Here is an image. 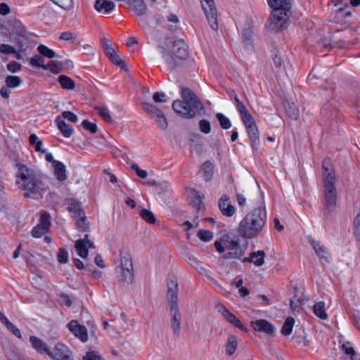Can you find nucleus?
Masks as SVG:
<instances>
[{
  "label": "nucleus",
  "mask_w": 360,
  "mask_h": 360,
  "mask_svg": "<svg viewBox=\"0 0 360 360\" xmlns=\"http://www.w3.org/2000/svg\"><path fill=\"white\" fill-rule=\"evenodd\" d=\"M47 232L48 231L45 229L37 224L32 229L31 233L34 238H40Z\"/></svg>",
  "instance_id": "obj_51"
},
{
  "label": "nucleus",
  "mask_w": 360,
  "mask_h": 360,
  "mask_svg": "<svg viewBox=\"0 0 360 360\" xmlns=\"http://www.w3.org/2000/svg\"><path fill=\"white\" fill-rule=\"evenodd\" d=\"M115 65L120 67L122 69L127 70V66L124 60H122L120 57L115 52L112 55L111 57L108 58Z\"/></svg>",
  "instance_id": "obj_43"
},
{
  "label": "nucleus",
  "mask_w": 360,
  "mask_h": 360,
  "mask_svg": "<svg viewBox=\"0 0 360 360\" xmlns=\"http://www.w3.org/2000/svg\"><path fill=\"white\" fill-rule=\"evenodd\" d=\"M62 116L64 119H67L68 120L72 122H77L78 121L77 116L70 111H64L62 112Z\"/></svg>",
  "instance_id": "obj_57"
},
{
  "label": "nucleus",
  "mask_w": 360,
  "mask_h": 360,
  "mask_svg": "<svg viewBox=\"0 0 360 360\" xmlns=\"http://www.w3.org/2000/svg\"><path fill=\"white\" fill-rule=\"evenodd\" d=\"M58 81L63 89L72 90L75 87V82L68 76L60 75Z\"/></svg>",
  "instance_id": "obj_30"
},
{
  "label": "nucleus",
  "mask_w": 360,
  "mask_h": 360,
  "mask_svg": "<svg viewBox=\"0 0 360 360\" xmlns=\"http://www.w3.org/2000/svg\"><path fill=\"white\" fill-rule=\"evenodd\" d=\"M215 116L219 122L220 127L223 129H229L231 127V122L230 120L223 113L217 112Z\"/></svg>",
  "instance_id": "obj_37"
},
{
  "label": "nucleus",
  "mask_w": 360,
  "mask_h": 360,
  "mask_svg": "<svg viewBox=\"0 0 360 360\" xmlns=\"http://www.w3.org/2000/svg\"><path fill=\"white\" fill-rule=\"evenodd\" d=\"M354 235L356 240L360 241V213L354 219Z\"/></svg>",
  "instance_id": "obj_46"
},
{
  "label": "nucleus",
  "mask_w": 360,
  "mask_h": 360,
  "mask_svg": "<svg viewBox=\"0 0 360 360\" xmlns=\"http://www.w3.org/2000/svg\"><path fill=\"white\" fill-rule=\"evenodd\" d=\"M272 9L267 28L272 32H278L287 27L292 4L290 0H267Z\"/></svg>",
  "instance_id": "obj_3"
},
{
  "label": "nucleus",
  "mask_w": 360,
  "mask_h": 360,
  "mask_svg": "<svg viewBox=\"0 0 360 360\" xmlns=\"http://www.w3.org/2000/svg\"><path fill=\"white\" fill-rule=\"evenodd\" d=\"M199 127L204 134H209L211 131L210 122L207 120H201L199 122Z\"/></svg>",
  "instance_id": "obj_52"
},
{
  "label": "nucleus",
  "mask_w": 360,
  "mask_h": 360,
  "mask_svg": "<svg viewBox=\"0 0 360 360\" xmlns=\"http://www.w3.org/2000/svg\"><path fill=\"white\" fill-rule=\"evenodd\" d=\"M167 96L164 92H155L153 94V99L155 103L167 102Z\"/></svg>",
  "instance_id": "obj_58"
},
{
  "label": "nucleus",
  "mask_w": 360,
  "mask_h": 360,
  "mask_svg": "<svg viewBox=\"0 0 360 360\" xmlns=\"http://www.w3.org/2000/svg\"><path fill=\"white\" fill-rule=\"evenodd\" d=\"M181 95L184 101H174L172 103L173 110L186 119L195 116L197 112L204 110V106L195 93L187 87H181Z\"/></svg>",
  "instance_id": "obj_4"
},
{
  "label": "nucleus",
  "mask_w": 360,
  "mask_h": 360,
  "mask_svg": "<svg viewBox=\"0 0 360 360\" xmlns=\"http://www.w3.org/2000/svg\"><path fill=\"white\" fill-rule=\"evenodd\" d=\"M141 107L151 118L155 120L160 129L165 130L167 128V120L161 110L158 109L155 105L146 102H143Z\"/></svg>",
  "instance_id": "obj_9"
},
{
  "label": "nucleus",
  "mask_w": 360,
  "mask_h": 360,
  "mask_svg": "<svg viewBox=\"0 0 360 360\" xmlns=\"http://www.w3.org/2000/svg\"><path fill=\"white\" fill-rule=\"evenodd\" d=\"M131 169L135 171L136 175L141 179H144L148 176V172L146 170L140 169L136 163L131 165Z\"/></svg>",
  "instance_id": "obj_53"
},
{
  "label": "nucleus",
  "mask_w": 360,
  "mask_h": 360,
  "mask_svg": "<svg viewBox=\"0 0 360 360\" xmlns=\"http://www.w3.org/2000/svg\"><path fill=\"white\" fill-rule=\"evenodd\" d=\"M127 4L136 15L143 16L146 13L147 6L144 0H127Z\"/></svg>",
  "instance_id": "obj_20"
},
{
  "label": "nucleus",
  "mask_w": 360,
  "mask_h": 360,
  "mask_svg": "<svg viewBox=\"0 0 360 360\" xmlns=\"http://www.w3.org/2000/svg\"><path fill=\"white\" fill-rule=\"evenodd\" d=\"M252 31L250 27H245L242 31V39L243 43L245 47H249L252 46Z\"/></svg>",
  "instance_id": "obj_36"
},
{
  "label": "nucleus",
  "mask_w": 360,
  "mask_h": 360,
  "mask_svg": "<svg viewBox=\"0 0 360 360\" xmlns=\"http://www.w3.org/2000/svg\"><path fill=\"white\" fill-rule=\"evenodd\" d=\"M57 257H58V261L60 263L65 264L68 261V253L65 249L61 248L59 250Z\"/></svg>",
  "instance_id": "obj_55"
},
{
  "label": "nucleus",
  "mask_w": 360,
  "mask_h": 360,
  "mask_svg": "<svg viewBox=\"0 0 360 360\" xmlns=\"http://www.w3.org/2000/svg\"><path fill=\"white\" fill-rule=\"evenodd\" d=\"M237 345H238V343H237L236 337L234 335L230 336L228 339L226 346V352L229 355H232L236 351Z\"/></svg>",
  "instance_id": "obj_40"
},
{
  "label": "nucleus",
  "mask_w": 360,
  "mask_h": 360,
  "mask_svg": "<svg viewBox=\"0 0 360 360\" xmlns=\"http://www.w3.org/2000/svg\"><path fill=\"white\" fill-rule=\"evenodd\" d=\"M38 224L49 231L51 226V215L48 212L41 214Z\"/></svg>",
  "instance_id": "obj_39"
},
{
  "label": "nucleus",
  "mask_w": 360,
  "mask_h": 360,
  "mask_svg": "<svg viewBox=\"0 0 360 360\" xmlns=\"http://www.w3.org/2000/svg\"><path fill=\"white\" fill-rule=\"evenodd\" d=\"M156 189L159 193H160L161 192H164V191L166 192V191H169L170 185L169 184V183L167 181H162V182L158 183V187Z\"/></svg>",
  "instance_id": "obj_62"
},
{
  "label": "nucleus",
  "mask_w": 360,
  "mask_h": 360,
  "mask_svg": "<svg viewBox=\"0 0 360 360\" xmlns=\"http://www.w3.org/2000/svg\"><path fill=\"white\" fill-rule=\"evenodd\" d=\"M60 300L61 302H63L67 307H70L72 304L71 298L70 297V296L68 294H65V293H62L60 295Z\"/></svg>",
  "instance_id": "obj_63"
},
{
  "label": "nucleus",
  "mask_w": 360,
  "mask_h": 360,
  "mask_svg": "<svg viewBox=\"0 0 360 360\" xmlns=\"http://www.w3.org/2000/svg\"><path fill=\"white\" fill-rule=\"evenodd\" d=\"M218 206L219 210L224 216L230 217L235 212V207L231 202V198L227 194H223L219 200Z\"/></svg>",
  "instance_id": "obj_12"
},
{
  "label": "nucleus",
  "mask_w": 360,
  "mask_h": 360,
  "mask_svg": "<svg viewBox=\"0 0 360 360\" xmlns=\"http://www.w3.org/2000/svg\"><path fill=\"white\" fill-rule=\"evenodd\" d=\"M226 252L223 255L224 259H240L247 250V245H240L238 240H229V237L224 240Z\"/></svg>",
  "instance_id": "obj_8"
},
{
  "label": "nucleus",
  "mask_w": 360,
  "mask_h": 360,
  "mask_svg": "<svg viewBox=\"0 0 360 360\" xmlns=\"http://www.w3.org/2000/svg\"><path fill=\"white\" fill-rule=\"evenodd\" d=\"M82 126L84 129L89 131L92 134H94L97 131V126L96 123L91 122L87 120L82 121Z\"/></svg>",
  "instance_id": "obj_50"
},
{
  "label": "nucleus",
  "mask_w": 360,
  "mask_h": 360,
  "mask_svg": "<svg viewBox=\"0 0 360 360\" xmlns=\"http://www.w3.org/2000/svg\"><path fill=\"white\" fill-rule=\"evenodd\" d=\"M30 341L32 344V347L39 353H46L48 354V352H50L49 348L47 347L46 344L41 340L40 338L36 337V336H30Z\"/></svg>",
  "instance_id": "obj_22"
},
{
  "label": "nucleus",
  "mask_w": 360,
  "mask_h": 360,
  "mask_svg": "<svg viewBox=\"0 0 360 360\" xmlns=\"http://www.w3.org/2000/svg\"><path fill=\"white\" fill-rule=\"evenodd\" d=\"M99 115L108 123H112L113 122L111 117L109 110L105 107H100L98 108Z\"/></svg>",
  "instance_id": "obj_44"
},
{
  "label": "nucleus",
  "mask_w": 360,
  "mask_h": 360,
  "mask_svg": "<svg viewBox=\"0 0 360 360\" xmlns=\"http://www.w3.org/2000/svg\"><path fill=\"white\" fill-rule=\"evenodd\" d=\"M16 167L18 169L16 176L19 179L17 183L23 190L27 191L24 193L25 198H30L31 194H37L44 190V184L33 169L21 163L17 164Z\"/></svg>",
  "instance_id": "obj_5"
},
{
  "label": "nucleus",
  "mask_w": 360,
  "mask_h": 360,
  "mask_svg": "<svg viewBox=\"0 0 360 360\" xmlns=\"http://www.w3.org/2000/svg\"><path fill=\"white\" fill-rule=\"evenodd\" d=\"M245 127L251 141L252 148L253 150H257L259 143V134L257 124L254 123Z\"/></svg>",
  "instance_id": "obj_18"
},
{
  "label": "nucleus",
  "mask_w": 360,
  "mask_h": 360,
  "mask_svg": "<svg viewBox=\"0 0 360 360\" xmlns=\"http://www.w3.org/2000/svg\"><path fill=\"white\" fill-rule=\"evenodd\" d=\"M30 64L36 68H41L44 69V67H46L44 65V60L40 56H34L30 59Z\"/></svg>",
  "instance_id": "obj_47"
},
{
  "label": "nucleus",
  "mask_w": 360,
  "mask_h": 360,
  "mask_svg": "<svg viewBox=\"0 0 360 360\" xmlns=\"http://www.w3.org/2000/svg\"><path fill=\"white\" fill-rule=\"evenodd\" d=\"M172 53L176 58L185 60L188 56V46L184 40H175L172 44Z\"/></svg>",
  "instance_id": "obj_14"
},
{
  "label": "nucleus",
  "mask_w": 360,
  "mask_h": 360,
  "mask_svg": "<svg viewBox=\"0 0 360 360\" xmlns=\"http://www.w3.org/2000/svg\"><path fill=\"white\" fill-rule=\"evenodd\" d=\"M322 181L323 186V195L324 198L325 212H333L337 202V189L335 186V174L332 168L330 158H326L322 162Z\"/></svg>",
  "instance_id": "obj_2"
},
{
  "label": "nucleus",
  "mask_w": 360,
  "mask_h": 360,
  "mask_svg": "<svg viewBox=\"0 0 360 360\" xmlns=\"http://www.w3.org/2000/svg\"><path fill=\"white\" fill-rule=\"evenodd\" d=\"M266 253L264 250H258L250 253V257H244L242 259L243 263L252 262L257 266H261L264 263Z\"/></svg>",
  "instance_id": "obj_19"
},
{
  "label": "nucleus",
  "mask_w": 360,
  "mask_h": 360,
  "mask_svg": "<svg viewBox=\"0 0 360 360\" xmlns=\"http://www.w3.org/2000/svg\"><path fill=\"white\" fill-rule=\"evenodd\" d=\"M162 57L165 58V60L171 70H174L178 66V63L174 58V55L172 53H170L165 49H163L162 51Z\"/></svg>",
  "instance_id": "obj_28"
},
{
  "label": "nucleus",
  "mask_w": 360,
  "mask_h": 360,
  "mask_svg": "<svg viewBox=\"0 0 360 360\" xmlns=\"http://www.w3.org/2000/svg\"><path fill=\"white\" fill-rule=\"evenodd\" d=\"M75 221V224L77 226V229L79 231L88 232L90 230L89 224L87 221V218L84 212L82 214L77 216V217L74 218Z\"/></svg>",
  "instance_id": "obj_26"
},
{
  "label": "nucleus",
  "mask_w": 360,
  "mask_h": 360,
  "mask_svg": "<svg viewBox=\"0 0 360 360\" xmlns=\"http://www.w3.org/2000/svg\"><path fill=\"white\" fill-rule=\"evenodd\" d=\"M250 324L255 331L264 333L267 335H273L275 330L274 326L265 319L252 321Z\"/></svg>",
  "instance_id": "obj_15"
},
{
  "label": "nucleus",
  "mask_w": 360,
  "mask_h": 360,
  "mask_svg": "<svg viewBox=\"0 0 360 360\" xmlns=\"http://www.w3.org/2000/svg\"><path fill=\"white\" fill-rule=\"evenodd\" d=\"M140 215L144 221L150 224H154L156 221L154 214L148 210H141L140 212Z\"/></svg>",
  "instance_id": "obj_42"
},
{
  "label": "nucleus",
  "mask_w": 360,
  "mask_h": 360,
  "mask_svg": "<svg viewBox=\"0 0 360 360\" xmlns=\"http://www.w3.org/2000/svg\"><path fill=\"white\" fill-rule=\"evenodd\" d=\"M198 236L201 240L208 242L212 239L213 233L210 231L200 230L198 232Z\"/></svg>",
  "instance_id": "obj_48"
},
{
  "label": "nucleus",
  "mask_w": 360,
  "mask_h": 360,
  "mask_svg": "<svg viewBox=\"0 0 360 360\" xmlns=\"http://www.w3.org/2000/svg\"><path fill=\"white\" fill-rule=\"evenodd\" d=\"M53 167L54 169V174L56 179L60 181L67 179L66 169L65 165L60 161L53 162Z\"/></svg>",
  "instance_id": "obj_24"
},
{
  "label": "nucleus",
  "mask_w": 360,
  "mask_h": 360,
  "mask_svg": "<svg viewBox=\"0 0 360 360\" xmlns=\"http://www.w3.org/2000/svg\"><path fill=\"white\" fill-rule=\"evenodd\" d=\"M55 122L57 124L58 129L65 138H69L72 135L74 131L73 128L64 120H61L60 116L56 117Z\"/></svg>",
  "instance_id": "obj_23"
},
{
  "label": "nucleus",
  "mask_w": 360,
  "mask_h": 360,
  "mask_svg": "<svg viewBox=\"0 0 360 360\" xmlns=\"http://www.w3.org/2000/svg\"><path fill=\"white\" fill-rule=\"evenodd\" d=\"M0 51L5 54L15 53L16 52L13 46L6 44L1 45Z\"/></svg>",
  "instance_id": "obj_60"
},
{
  "label": "nucleus",
  "mask_w": 360,
  "mask_h": 360,
  "mask_svg": "<svg viewBox=\"0 0 360 360\" xmlns=\"http://www.w3.org/2000/svg\"><path fill=\"white\" fill-rule=\"evenodd\" d=\"M295 324V319L291 317L288 316L285 321H284L282 328H281V333L285 336H288L290 334H291L293 326Z\"/></svg>",
  "instance_id": "obj_34"
},
{
  "label": "nucleus",
  "mask_w": 360,
  "mask_h": 360,
  "mask_svg": "<svg viewBox=\"0 0 360 360\" xmlns=\"http://www.w3.org/2000/svg\"><path fill=\"white\" fill-rule=\"evenodd\" d=\"M284 108L286 114L290 119L293 120H298L300 117L299 110L293 102L285 101L284 102Z\"/></svg>",
  "instance_id": "obj_25"
},
{
  "label": "nucleus",
  "mask_w": 360,
  "mask_h": 360,
  "mask_svg": "<svg viewBox=\"0 0 360 360\" xmlns=\"http://www.w3.org/2000/svg\"><path fill=\"white\" fill-rule=\"evenodd\" d=\"M115 7V3L109 0H96L94 4V8L98 12L103 11L105 14L111 13Z\"/></svg>",
  "instance_id": "obj_21"
},
{
  "label": "nucleus",
  "mask_w": 360,
  "mask_h": 360,
  "mask_svg": "<svg viewBox=\"0 0 360 360\" xmlns=\"http://www.w3.org/2000/svg\"><path fill=\"white\" fill-rule=\"evenodd\" d=\"M200 1L211 28L217 31L218 30L217 12L214 0H200Z\"/></svg>",
  "instance_id": "obj_10"
},
{
  "label": "nucleus",
  "mask_w": 360,
  "mask_h": 360,
  "mask_svg": "<svg viewBox=\"0 0 360 360\" xmlns=\"http://www.w3.org/2000/svg\"><path fill=\"white\" fill-rule=\"evenodd\" d=\"M195 194L194 198L191 201V205L193 208L196 209L197 211H200L203 207L202 200L204 199V195L200 191L193 190Z\"/></svg>",
  "instance_id": "obj_32"
},
{
  "label": "nucleus",
  "mask_w": 360,
  "mask_h": 360,
  "mask_svg": "<svg viewBox=\"0 0 360 360\" xmlns=\"http://www.w3.org/2000/svg\"><path fill=\"white\" fill-rule=\"evenodd\" d=\"M201 170L205 181H210L212 179L214 173L213 164L209 160L205 161L202 165Z\"/></svg>",
  "instance_id": "obj_29"
},
{
  "label": "nucleus",
  "mask_w": 360,
  "mask_h": 360,
  "mask_svg": "<svg viewBox=\"0 0 360 360\" xmlns=\"http://www.w3.org/2000/svg\"><path fill=\"white\" fill-rule=\"evenodd\" d=\"M65 205H67V210L74 214V218L84 212L82 203L77 199L67 198L65 199Z\"/></svg>",
  "instance_id": "obj_17"
},
{
  "label": "nucleus",
  "mask_w": 360,
  "mask_h": 360,
  "mask_svg": "<svg viewBox=\"0 0 360 360\" xmlns=\"http://www.w3.org/2000/svg\"><path fill=\"white\" fill-rule=\"evenodd\" d=\"M342 349L344 351L345 354L349 357L354 355V354L356 352L354 349L352 347L349 346V342H348L347 343L342 344Z\"/></svg>",
  "instance_id": "obj_59"
},
{
  "label": "nucleus",
  "mask_w": 360,
  "mask_h": 360,
  "mask_svg": "<svg viewBox=\"0 0 360 360\" xmlns=\"http://www.w3.org/2000/svg\"><path fill=\"white\" fill-rule=\"evenodd\" d=\"M47 354L54 360H63L72 356V352L64 344L58 343L55 345L53 352L50 350Z\"/></svg>",
  "instance_id": "obj_13"
},
{
  "label": "nucleus",
  "mask_w": 360,
  "mask_h": 360,
  "mask_svg": "<svg viewBox=\"0 0 360 360\" xmlns=\"http://www.w3.org/2000/svg\"><path fill=\"white\" fill-rule=\"evenodd\" d=\"M38 52L48 58H53L57 56L56 52L45 45L41 44L37 47Z\"/></svg>",
  "instance_id": "obj_38"
},
{
  "label": "nucleus",
  "mask_w": 360,
  "mask_h": 360,
  "mask_svg": "<svg viewBox=\"0 0 360 360\" xmlns=\"http://www.w3.org/2000/svg\"><path fill=\"white\" fill-rule=\"evenodd\" d=\"M59 38L61 40L70 41L76 39L77 38V34L71 32H63L60 34Z\"/></svg>",
  "instance_id": "obj_56"
},
{
  "label": "nucleus",
  "mask_w": 360,
  "mask_h": 360,
  "mask_svg": "<svg viewBox=\"0 0 360 360\" xmlns=\"http://www.w3.org/2000/svg\"><path fill=\"white\" fill-rule=\"evenodd\" d=\"M6 85L10 88H15L22 83V79L18 76L8 75L5 79Z\"/></svg>",
  "instance_id": "obj_41"
},
{
  "label": "nucleus",
  "mask_w": 360,
  "mask_h": 360,
  "mask_svg": "<svg viewBox=\"0 0 360 360\" xmlns=\"http://www.w3.org/2000/svg\"><path fill=\"white\" fill-rule=\"evenodd\" d=\"M75 247L77 250V254L82 258L85 259L89 255V250L84 240H77L75 242Z\"/></svg>",
  "instance_id": "obj_31"
},
{
  "label": "nucleus",
  "mask_w": 360,
  "mask_h": 360,
  "mask_svg": "<svg viewBox=\"0 0 360 360\" xmlns=\"http://www.w3.org/2000/svg\"><path fill=\"white\" fill-rule=\"evenodd\" d=\"M67 327L82 342H85L88 340V333L86 327L79 324L77 320L73 319L70 321L68 323Z\"/></svg>",
  "instance_id": "obj_11"
},
{
  "label": "nucleus",
  "mask_w": 360,
  "mask_h": 360,
  "mask_svg": "<svg viewBox=\"0 0 360 360\" xmlns=\"http://www.w3.org/2000/svg\"><path fill=\"white\" fill-rule=\"evenodd\" d=\"M17 34L19 36V38H18L17 43L18 44L20 48H23L24 44L23 40L27 39V32L25 29L20 25V29L17 31Z\"/></svg>",
  "instance_id": "obj_49"
},
{
  "label": "nucleus",
  "mask_w": 360,
  "mask_h": 360,
  "mask_svg": "<svg viewBox=\"0 0 360 360\" xmlns=\"http://www.w3.org/2000/svg\"><path fill=\"white\" fill-rule=\"evenodd\" d=\"M120 281L132 283L134 270L132 258L128 252H120V265L116 268Z\"/></svg>",
  "instance_id": "obj_7"
},
{
  "label": "nucleus",
  "mask_w": 360,
  "mask_h": 360,
  "mask_svg": "<svg viewBox=\"0 0 360 360\" xmlns=\"http://www.w3.org/2000/svg\"><path fill=\"white\" fill-rule=\"evenodd\" d=\"M218 311L221 313L222 316L231 324L233 323V321H236V319L237 318L225 306L222 304L219 306Z\"/></svg>",
  "instance_id": "obj_35"
},
{
  "label": "nucleus",
  "mask_w": 360,
  "mask_h": 360,
  "mask_svg": "<svg viewBox=\"0 0 360 360\" xmlns=\"http://www.w3.org/2000/svg\"><path fill=\"white\" fill-rule=\"evenodd\" d=\"M82 360H103V359L97 352L90 351L86 352Z\"/></svg>",
  "instance_id": "obj_54"
},
{
  "label": "nucleus",
  "mask_w": 360,
  "mask_h": 360,
  "mask_svg": "<svg viewBox=\"0 0 360 360\" xmlns=\"http://www.w3.org/2000/svg\"><path fill=\"white\" fill-rule=\"evenodd\" d=\"M63 68V63L58 60H51L46 65V67H44V70H49L53 74L60 73L62 72Z\"/></svg>",
  "instance_id": "obj_33"
},
{
  "label": "nucleus",
  "mask_w": 360,
  "mask_h": 360,
  "mask_svg": "<svg viewBox=\"0 0 360 360\" xmlns=\"http://www.w3.org/2000/svg\"><path fill=\"white\" fill-rule=\"evenodd\" d=\"M255 205L258 206L249 212L240 222L238 231L245 238H254L259 236L264 226L266 220V214L262 208L263 197L257 193Z\"/></svg>",
  "instance_id": "obj_1"
},
{
  "label": "nucleus",
  "mask_w": 360,
  "mask_h": 360,
  "mask_svg": "<svg viewBox=\"0 0 360 360\" xmlns=\"http://www.w3.org/2000/svg\"><path fill=\"white\" fill-rule=\"evenodd\" d=\"M167 307L170 311L171 327L174 333L179 337L181 330V316L178 307V282L176 276L169 275L167 280Z\"/></svg>",
  "instance_id": "obj_6"
},
{
  "label": "nucleus",
  "mask_w": 360,
  "mask_h": 360,
  "mask_svg": "<svg viewBox=\"0 0 360 360\" xmlns=\"http://www.w3.org/2000/svg\"><path fill=\"white\" fill-rule=\"evenodd\" d=\"M314 314L322 320L328 319V314L325 309V302L323 301L315 302L313 306Z\"/></svg>",
  "instance_id": "obj_27"
},
{
  "label": "nucleus",
  "mask_w": 360,
  "mask_h": 360,
  "mask_svg": "<svg viewBox=\"0 0 360 360\" xmlns=\"http://www.w3.org/2000/svg\"><path fill=\"white\" fill-rule=\"evenodd\" d=\"M240 116L245 127L255 123L253 117L248 110L243 112L242 114H240Z\"/></svg>",
  "instance_id": "obj_45"
},
{
  "label": "nucleus",
  "mask_w": 360,
  "mask_h": 360,
  "mask_svg": "<svg viewBox=\"0 0 360 360\" xmlns=\"http://www.w3.org/2000/svg\"><path fill=\"white\" fill-rule=\"evenodd\" d=\"M308 241L320 259L325 260L326 262H330L329 252L324 245H321L319 241L314 240L311 237L308 238Z\"/></svg>",
  "instance_id": "obj_16"
},
{
  "label": "nucleus",
  "mask_w": 360,
  "mask_h": 360,
  "mask_svg": "<svg viewBox=\"0 0 360 360\" xmlns=\"http://www.w3.org/2000/svg\"><path fill=\"white\" fill-rule=\"evenodd\" d=\"M21 65L16 61H11L7 65V69L11 72H16L20 70Z\"/></svg>",
  "instance_id": "obj_61"
},
{
  "label": "nucleus",
  "mask_w": 360,
  "mask_h": 360,
  "mask_svg": "<svg viewBox=\"0 0 360 360\" xmlns=\"http://www.w3.org/2000/svg\"><path fill=\"white\" fill-rule=\"evenodd\" d=\"M11 93V91L10 89V87L8 86H4L1 90H0V94L2 97L4 98H8L10 96V94Z\"/></svg>",
  "instance_id": "obj_64"
}]
</instances>
